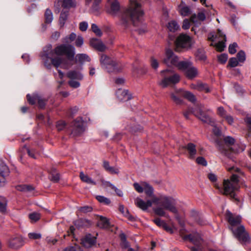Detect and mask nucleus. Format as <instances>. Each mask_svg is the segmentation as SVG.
<instances>
[{"instance_id": "nucleus-9", "label": "nucleus", "mask_w": 251, "mask_h": 251, "mask_svg": "<svg viewBox=\"0 0 251 251\" xmlns=\"http://www.w3.org/2000/svg\"><path fill=\"white\" fill-rule=\"evenodd\" d=\"M175 44L176 51H180L182 49L187 50L191 46V38L186 34H181L176 38Z\"/></svg>"}, {"instance_id": "nucleus-19", "label": "nucleus", "mask_w": 251, "mask_h": 251, "mask_svg": "<svg viewBox=\"0 0 251 251\" xmlns=\"http://www.w3.org/2000/svg\"><path fill=\"white\" fill-rule=\"evenodd\" d=\"M93 1L92 5L89 9V12L95 15H98L100 14V4L101 0H86V4L88 5Z\"/></svg>"}, {"instance_id": "nucleus-50", "label": "nucleus", "mask_w": 251, "mask_h": 251, "mask_svg": "<svg viewBox=\"0 0 251 251\" xmlns=\"http://www.w3.org/2000/svg\"><path fill=\"white\" fill-rule=\"evenodd\" d=\"M180 13L181 15L186 16L189 15L190 13V9L187 6H183L180 9Z\"/></svg>"}, {"instance_id": "nucleus-33", "label": "nucleus", "mask_w": 251, "mask_h": 251, "mask_svg": "<svg viewBox=\"0 0 251 251\" xmlns=\"http://www.w3.org/2000/svg\"><path fill=\"white\" fill-rule=\"evenodd\" d=\"M17 190L25 192L32 193L34 190V187L31 185H19L16 187Z\"/></svg>"}, {"instance_id": "nucleus-34", "label": "nucleus", "mask_w": 251, "mask_h": 251, "mask_svg": "<svg viewBox=\"0 0 251 251\" xmlns=\"http://www.w3.org/2000/svg\"><path fill=\"white\" fill-rule=\"evenodd\" d=\"M69 11H62L60 15L59 23L61 27H63L68 19Z\"/></svg>"}, {"instance_id": "nucleus-23", "label": "nucleus", "mask_w": 251, "mask_h": 251, "mask_svg": "<svg viewBox=\"0 0 251 251\" xmlns=\"http://www.w3.org/2000/svg\"><path fill=\"white\" fill-rule=\"evenodd\" d=\"M182 148L187 151L190 159H193L195 158L197 152L195 145L192 143H189L186 146H182Z\"/></svg>"}, {"instance_id": "nucleus-64", "label": "nucleus", "mask_w": 251, "mask_h": 251, "mask_svg": "<svg viewBox=\"0 0 251 251\" xmlns=\"http://www.w3.org/2000/svg\"><path fill=\"white\" fill-rule=\"evenodd\" d=\"M64 251H82V250L79 246H71L66 248Z\"/></svg>"}, {"instance_id": "nucleus-31", "label": "nucleus", "mask_w": 251, "mask_h": 251, "mask_svg": "<svg viewBox=\"0 0 251 251\" xmlns=\"http://www.w3.org/2000/svg\"><path fill=\"white\" fill-rule=\"evenodd\" d=\"M67 76L71 79V80H81L83 78L82 75L79 72L76 71H71L68 72L67 74Z\"/></svg>"}, {"instance_id": "nucleus-2", "label": "nucleus", "mask_w": 251, "mask_h": 251, "mask_svg": "<svg viewBox=\"0 0 251 251\" xmlns=\"http://www.w3.org/2000/svg\"><path fill=\"white\" fill-rule=\"evenodd\" d=\"M135 203L137 207L143 210H146L152 204H155L157 207L153 208L155 214L159 216H165V210H169L174 214H177L178 210L176 207V201L173 197L165 195L159 194L158 196H153L151 200L147 201L137 198L135 201Z\"/></svg>"}, {"instance_id": "nucleus-37", "label": "nucleus", "mask_w": 251, "mask_h": 251, "mask_svg": "<svg viewBox=\"0 0 251 251\" xmlns=\"http://www.w3.org/2000/svg\"><path fill=\"white\" fill-rule=\"evenodd\" d=\"M44 16L45 22L46 24H49L52 22L53 20V15L50 9L47 8L46 10Z\"/></svg>"}, {"instance_id": "nucleus-61", "label": "nucleus", "mask_w": 251, "mask_h": 251, "mask_svg": "<svg viewBox=\"0 0 251 251\" xmlns=\"http://www.w3.org/2000/svg\"><path fill=\"white\" fill-rule=\"evenodd\" d=\"M224 141L226 144L228 145H231L234 143L235 140L230 136H226L225 137Z\"/></svg>"}, {"instance_id": "nucleus-62", "label": "nucleus", "mask_w": 251, "mask_h": 251, "mask_svg": "<svg viewBox=\"0 0 251 251\" xmlns=\"http://www.w3.org/2000/svg\"><path fill=\"white\" fill-rule=\"evenodd\" d=\"M158 62L154 57H151V65L152 68L156 69L158 67Z\"/></svg>"}, {"instance_id": "nucleus-60", "label": "nucleus", "mask_w": 251, "mask_h": 251, "mask_svg": "<svg viewBox=\"0 0 251 251\" xmlns=\"http://www.w3.org/2000/svg\"><path fill=\"white\" fill-rule=\"evenodd\" d=\"M68 84L71 87L74 88H77L80 86L79 82L74 80H70L68 81Z\"/></svg>"}, {"instance_id": "nucleus-45", "label": "nucleus", "mask_w": 251, "mask_h": 251, "mask_svg": "<svg viewBox=\"0 0 251 251\" xmlns=\"http://www.w3.org/2000/svg\"><path fill=\"white\" fill-rule=\"evenodd\" d=\"M238 148H236V146H234V147L230 149V151L233 153H238L244 151L245 149L246 146L243 145H238Z\"/></svg>"}, {"instance_id": "nucleus-44", "label": "nucleus", "mask_w": 251, "mask_h": 251, "mask_svg": "<svg viewBox=\"0 0 251 251\" xmlns=\"http://www.w3.org/2000/svg\"><path fill=\"white\" fill-rule=\"evenodd\" d=\"M6 201L5 199L1 196H0V212L4 213L6 209Z\"/></svg>"}, {"instance_id": "nucleus-46", "label": "nucleus", "mask_w": 251, "mask_h": 251, "mask_svg": "<svg viewBox=\"0 0 251 251\" xmlns=\"http://www.w3.org/2000/svg\"><path fill=\"white\" fill-rule=\"evenodd\" d=\"M40 214L37 212H33L28 215L29 218L32 222H35L39 220L40 218Z\"/></svg>"}, {"instance_id": "nucleus-55", "label": "nucleus", "mask_w": 251, "mask_h": 251, "mask_svg": "<svg viewBox=\"0 0 251 251\" xmlns=\"http://www.w3.org/2000/svg\"><path fill=\"white\" fill-rule=\"evenodd\" d=\"M227 58L228 55L226 53L221 54L218 56L219 61L222 64H225L226 62Z\"/></svg>"}, {"instance_id": "nucleus-40", "label": "nucleus", "mask_w": 251, "mask_h": 251, "mask_svg": "<svg viewBox=\"0 0 251 251\" xmlns=\"http://www.w3.org/2000/svg\"><path fill=\"white\" fill-rule=\"evenodd\" d=\"M50 179L53 182H58L60 179L59 174L56 172L55 169H52L50 174Z\"/></svg>"}, {"instance_id": "nucleus-8", "label": "nucleus", "mask_w": 251, "mask_h": 251, "mask_svg": "<svg viewBox=\"0 0 251 251\" xmlns=\"http://www.w3.org/2000/svg\"><path fill=\"white\" fill-rule=\"evenodd\" d=\"M231 231L234 236L242 245H246L251 242V238L248 232L246 231L244 226H239Z\"/></svg>"}, {"instance_id": "nucleus-24", "label": "nucleus", "mask_w": 251, "mask_h": 251, "mask_svg": "<svg viewBox=\"0 0 251 251\" xmlns=\"http://www.w3.org/2000/svg\"><path fill=\"white\" fill-rule=\"evenodd\" d=\"M191 88L199 91H204L205 93H209L211 91L207 84L201 82H198L196 83L192 84L191 85Z\"/></svg>"}, {"instance_id": "nucleus-1", "label": "nucleus", "mask_w": 251, "mask_h": 251, "mask_svg": "<svg viewBox=\"0 0 251 251\" xmlns=\"http://www.w3.org/2000/svg\"><path fill=\"white\" fill-rule=\"evenodd\" d=\"M76 38L75 33L72 32L63 39V44L56 46L53 50L51 44H48L43 50L41 57L45 65L50 68L52 64L55 68L60 66L63 69H68L71 65L75 54V48L69 44Z\"/></svg>"}, {"instance_id": "nucleus-7", "label": "nucleus", "mask_w": 251, "mask_h": 251, "mask_svg": "<svg viewBox=\"0 0 251 251\" xmlns=\"http://www.w3.org/2000/svg\"><path fill=\"white\" fill-rule=\"evenodd\" d=\"M231 231L234 236L242 245H246L251 242V238L248 232L246 231L244 226H239Z\"/></svg>"}, {"instance_id": "nucleus-28", "label": "nucleus", "mask_w": 251, "mask_h": 251, "mask_svg": "<svg viewBox=\"0 0 251 251\" xmlns=\"http://www.w3.org/2000/svg\"><path fill=\"white\" fill-rule=\"evenodd\" d=\"M184 74L188 78L192 79L197 76L198 72L197 69L192 65Z\"/></svg>"}, {"instance_id": "nucleus-11", "label": "nucleus", "mask_w": 251, "mask_h": 251, "mask_svg": "<svg viewBox=\"0 0 251 251\" xmlns=\"http://www.w3.org/2000/svg\"><path fill=\"white\" fill-rule=\"evenodd\" d=\"M184 239L185 240H189L195 245V247L191 248V251H203L202 247L203 240L199 234H190L186 235L184 237Z\"/></svg>"}, {"instance_id": "nucleus-51", "label": "nucleus", "mask_w": 251, "mask_h": 251, "mask_svg": "<svg viewBox=\"0 0 251 251\" xmlns=\"http://www.w3.org/2000/svg\"><path fill=\"white\" fill-rule=\"evenodd\" d=\"M239 61L235 57H232L230 58L228 61V65L231 67H235L238 66Z\"/></svg>"}, {"instance_id": "nucleus-63", "label": "nucleus", "mask_w": 251, "mask_h": 251, "mask_svg": "<svg viewBox=\"0 0 251 251\" xmlns=\"http://www.w3.org/2000/svg\"><path fill=\"white\" fill-rule=\"evenodd\" d=\"M153 222L158 226L162 227L165 225V222L161 220L160 218H157L153 220Z\"/></svg>"}, {"instance_id": "nucleus-47", "label": "nucleus", "mask_w": 251, "mask_h": 251, "mask_svg": "<svg viewBox=\"0 0 251 251\" xmlns=\"http://www.w3.org/2000/svg\"><path fill=\"white\" fill-rule=\"evenodd\" d=\"M91 29L97 36L100 37L102 35V32L99 27L95 24H92L91 25Z\"/></svg>"}, {"instance_id": "nucleus-29", "label": "nucleus", "mask_w": 251, "mask_h": 251, "mask_svg": "<svg viewBox=\"0 0 251 251\" xmlns=\"http://www.w3.org/2000/svg\"><path fill=\"white\" fill-rule=\"evenodd\" d=\"M97 226L101 228H109L110 227V223L106 218L100 216L97 223Z\"/></svg>"}, {"instance_id": "nucleus-54", "label": "nucleus", "mask_w": 251, "mask_h": 251, "mask_svg": "<svg viewBox=\"0 0 251 251\" xmlns=\"http://www.w3.org/2000/svg\"><path fill=\"white\" fill-rule=\"evenodd\" d=\"M238 47V45L236 43H233L229 46L228 51L229 53L231 54H234L236 52V48Z\"/></svg>"}, {"instance_id": "nucleus-48", "label": "nucleus", "mask_w": 251, "mask_h": 251, "mask_svg": "<svg viewBox=\"0 0 251 251\" xmlns=\"http://www.w3.org/2000/svg\"><path fill=\"white\" fill-rule=\"evenodd\" d=\"M237 59L239 62L243 63L246 60V54L244 51H239L236 55Z\"/></svg>"}, {"instance_id": "nucleus-6", "label": "nucleus", "mask_w": 251, "mask_h": 251, "mask_svg": "<svg viewBox=\"0 0 251 251\" xmlns=\"http://www.w3.org/2000/svg\"><path fill=\"white\" fill-rule=\"evenodd\" d=\"M100 62L102 67L108 73H118L122 70L121 65L105 54H101Z\"/></svg>"}, {"instance_id": "nucleus-27", "label": "nucleus", "mask_w": 251, "mask_h": 251, "mask_svg": "<svg viewBox=\"0 0 251 251\" xmlns=\"http://www.w3.org/2000/svg\"><path fill=\"white\" fill-rule=\"evenodd\" d=\"M192 65V62L189 60L178 61L176 66L179 70L183 71L185 73Z\"/></svg>"}, {"instance_id": "nucleus-43", "label": "nucleus", "mask_w": 251, "mask_h": 251, "mask_svg": "<svg viewBox=\"0 0 251 251\" xmlns=\"http://www.w3.org/2000/svg\"><path fill=\"white\" fill-rule=\"evenodd\" d=\"M196 57L201 60H204L206 58L205 52L203 49H199L197 50L195 53Z\"/></svg>"}, {"instance_id": "nucleus-49", "label": "nucleus", "mask_w": 251, "mask_h": 251, "mask_svg": "<svg viewBox=\"0 0 251 251\" xmlns=\"http://www.w3.org/2000/svg\"><path fill=\"white\" fill-rule=\"evenodd\" d=\"M96 199L99 202L105 204H109L111 202L109 199L102 196H97Z\"/></svg>"}, {"instance_id": "nucleus-36", "label": "nucleus", "mask_w": 251, "mask_h": 251, "mask_svg": "<svg viewBox=\"0 0 251 251\" xmlns=\"http://www.w3.org/2000/svg\"><path fill=\"white\" fill-rule=\"evenodd\" d=\"M75 226L78 228L90 225V221L86 219H80L74 222Z\"/></svg>"}, {"instance_id": "nucleus-42", "label": "nucleus", "mask_w": 251, "mask_h": 251, "mask_svg": "<svg viewBox=\"0 0 251 251\" xmlns=\"http://www.w3.org/2000/svg\"><path fill=\"white\" fill-rule=\"evenodd\" d=\"M76 58L78 61L81 63L86 61L89 62L90 61V58L89 56L84 53L77 54Z\"/></svg>"}, {"instance_id": "nucleus-58", "label": "nucleus", "mask_w": 251, "mask_h": 251, "mask_svg": "<svg viewBox=\"0 0 251 251\" xmlns=\"http://www.w3.org/2000/svg\"><path fill=\"white\" fill-rule=\"evenodd\" d=\"M29 238L31 239H38L41 238V234L38 233H29L28 234Z\"/></svg>"}, {"instance_id": "nucleus-4", "label": "nucleus", "mask_w": 251, "mask_h": 251, "mask_svg": "<svg viewBox=\"0 0 251 251\" xmlns=\"http://www.w3.org/2000/svg\"><path fill=\"white\" fill-rule=\"evenodd\" d=\"M238 176L236 174H232L230 180H224L223 189L219 186L217 188L224 195H229L232 199L237 200L234 192L239 188Z\"/></svg>"}, {"instance_id": "nucleus-41", "label": "nucleus", "mask_w": 251, "mask_h": 251, "mask_svg": "<svg viewBox=\"0 0 251 251\" xmlns=\"http://www.w3.org/2000/svg\"><path fill=\"white\" fill-rule=\"evenodd\" d=\"M182 96L192 102H194L196 100V99L194 95L189 91H183Z\"/></svg>"}, {"instance_id": "nucleus-26", "label": "nucleus", "mask_w": 251, "mask_h": 251, "mask_svg": "<svg viewBox=\"0 0 251 251\" xmlns=\"http://www.w3.org/2000/svg\"><path fill=\"white\" fill-rule=\"evenodd\" d=\"M24 245L23 241L20 237H16L11 239L9 242V246L11 248L17 250Z\"/></svg>"}, {"instance_id": "nucleus-15", "label": "nucleus", "mask_w": 251, "mask_h": 251, "mask_svg": "<svg viewBox=\"0 0 251 251\" xmlns=\"http://www.w3.org/2000/svg\"><path fill=\"white\" fill-rule=\"evenodd\" d=\"M166 56L163 60L164 63L167 66H176L178 58L176 56L173 50L170 49L166 50Z\"/></svg>"}, {"instance_id": "nucleus-59", "label": "nucleus", "mask_w": 251, "mask_h": 251, "mask_svg": "<svg viewBox=\"0 0 251 251\" xmlns=\"http://www.w3.org/2000/svg\"><path fill=\"white\" fill-rule=\"evenodd\" d=\"M196 162L198 164L201 165L203 166L207 165V161L203 157H198L196 159Z\"/></svg>"}, {"instance_id": "nucleus-12", "label": "nucleus", "mask_w": 251, "mask_h": 251, "mask_svg": "<svg viewBox=\"0 0 251 251\" xmlns=\"http://www.w3.org/2000/svg\"><path fill=\"white\" fill-rule=\"evenodd\" d=\"M215 39H217L219 40L218 42L216 43L215 45L217 50L219 51H223L226 47V35L222 30L218 29L217 33L215 35V36L214 35H212L211 37H208V39L213 42L214 41Z\"/></svg>"}, {"instance_id": "nucleus-10", "label": "nucleus", "mask_w": 251, "mask_h": 251, "mask_svg": "<svg viewBox=\"0 0 251 251\" xmlns=\"http://www.w3.org/2000/svg\"><path fill=\"white\" fill-rule=\"evenodd\" d=\"M226 218L229 224L228 227L231 231L238 228L239 226H243L241 224L242 221L241 216L233 215L228 210L226 211Z\"/></svg>"}, {"instance_id": "nucleus-20", "label": "nucleus", "mask_w": 251, "mask_h": 251, "mask_svg": "<svg viewBox=\"0 0 251 251\" xmlns=\"http://www.w3.org/2000/svg\"><path fill=\"white\" fill-rule=\"evenodd\" d=\"M196 116L200 119L203 123H207L208 124L214 125V120L211 119L209 115L203 112L201 109H199L197 113L196 112Z\"/></svg>"}, {"instance_id": "nucleus-22", "label": "nucleus", "mask_w": 251, "mask_h": 251, "mask_svg": "<svg viewBox=\"0 0 251 251\" xmlns=\"http://www.w3.org/2000/svg\"><path fill=\"white\" fill-rule=\"evenodd\" d=\"M118 99L121 101H127L131 99V95L126 90L119 89L116 92Z\"/></svg>"}, {"instance_id": "nucleus-32", "label": "nucleus", "mask_w": 251, "mask_h": 251, "mask_svg": "<svg viewBox=\"0 0 251 251\" xmlns=\"http://www.w3.org/2000/svg\"><path fill=\"white\" fill-rule=\"evenodd\" d=\"M143 187H144V191L145 193L149 197H151L152 199L153 196H156L153 195L154 189L153 187L146 182L143 183ZM159 195H157L158 196Z\"/></svg>"}, {"instance_id": "nucleus-38", "label": "nucleus", "mask_w": 251, "mask_h": 251, "mask_svg": "<svg viewBox=\"0 0 251 251\" xmlns=\"http://www.w3.org/2000/svg\"><path fill=\"white\" fill-rule=\"evenodd\" d=\"M75 0H63L62 6L64 8L70 9L75 6Z\"/></svg>"}, {"instance_id": "nucleus-57", "label": "nucleus", "mask_w": 251, "mask_h": 251, "mask_svg": "<svg viewBox=\"0 0 251 251\" xmlns=\"http://www.w3.org/2000/svg\"><path fill=\"white\" fill-rule=\"evenodd\" d=\"M75 44L77 47H80L83 44V38L81 36H78L75 39Z\"/></svg>"}, {"instance_id": "nucleus-14", "label": "nucleus", "mask_w": 251, "mask_h": 251, "mask_svg": "<svg viewBox=\"0 0 251 251\" xmlns=\"http://www.w3.org/2000/svg\"><path fill=\"white\" fill-rule=\"evenodd\" d=\"M72 134L74 136H78L84 131L83 121L81 118H77L72 123Z\"/></svg>"}, {"instance_id": "nucleus-25", "label": "nucleus", "mask_w": 251, "mask_h": 251, "mask_svg": "<svg viewBox=\"0 0 251 251\" xmlns=\"http://www.w3.org/2000/svg\"><path fill=\"white\" fill-rule=\"evenodd\" d=\"M107 6H109V13L112 14H116L120 9L119 3L116 0H107Z\"/></svg>"}, {"instance_id": "nucleus-52", "label": "nucleus", "mask_w": 251, "mask_h": 251, "mask_svg": "<svg viewBox=\"0 0 251 251\" xmlns=\"http://www.w3.org/2000/svg\"><path fill=\"white\" fill-rule=\"evenodd\" d=\"M66 123L64 121H59L56 123V128L58 130H62L65 128L66 126Z\"/></svg>"}, {"instance_id": "nucleus-30", "label": "nucleus", "mask_w": 251, "mask_h": 251, "mask_svg": "<svg viewBox=\"0 0 251 251\" xmlns=\"http://www.w3.org/2000/svg\"><path fill=\"white\" fill-rule=\"evenodd\" d=\"M182 92L183 91L180 89L176 91L175 93H172L171 94V99L177 104H180L182 102V100L180 98V96L182 95Z\"/></svg>"}, {"instance_id": "nucleus-18", "label": "nucleus", "mask_w": 251, "mask_h": 251, "mask_svg": "<svg viewBox=\"0 0 251 251\" xmlns=\"http://www.w3.org/2000/svg\"><path fill=\"white\" fill-rule=\"evenodd\" d=\"M96 243V237L91 234H88L81 238V245L86 248H89L94 246Z\"/></svg>"}, {"instance_id": "nucleus-35", "label": "nucleus", "mask_w": 251, "mask_h": 251, "mask_svg": "<svg viewBox=\"0 0 251 251\" xmlns=\"http://www.w3.org/2000/svg\"><path fill=\"white\" fill-rule=\"evenodd\" d=\"M79 177L82 181L86 183L94 185L96 184V182L95 181H94L88 176L85 175L82 172H81L80 173Z\"/></svg>"}, {"instance_id": "nucleus-17", "label": "nucleus", "mask_w": 251, "mask_h": 251, "mask_svg": "<svg viewBox=\"0 0 251 251\" xmlns=\"http://www.w3.org/2000/svg\"><path fill=\"white\" fill-rule=\"evenodd\" d=\"M205 10L201 9L197 14H194L191 17L190 20L195 26H198L201 25V22L204 21L206 19Z\"/></svg>"}, {"instance_id": "nucleus-39", "label": "nucleus", "mask_w": 251, "mask_h": 251, "mask_svg": "<svg viewBox=\"0 0 251 251\" xmlns=\"http://www.w3.org/2000/svg\"><path fill=\"white\" fill-rule=\"evenodd\" d=\"M167 27L170 31L174 32L179 28V26L176 21H172L168 23Z\"/></svg>"}, {"instance_id": "nucleus-21", "label": "nucleus", "mask_w": 251, "mask_h": 251, "mask_svg": "<svg viewBox=\"0 0 251 251\" xmlns=\"http://www.w3.org/2000/svg\"><path fill=\"white\" fill-rule=\"evenodd\" d=\"M90 44L92 47L100 51H104L106 49V47L102 42L97 38L91 39L90 41Z\"/></svg>"}, {"instance_id": "nucleus-53", "label": "nucleus", "mask_w": 251, "mask_h": 251, "mask_svg": "<svg viewBox=\"0 0 251 251\" xmlns=\"http://www.w3.org/2000/svg\"><path fill=\"white\" fill-rule=\"evenodd\" d=\"M92 207L89 206L80 207L78 209L79 212L83 213H87L92 211Z\"/></svg>"}, {"instance_id": "nucleus-3", "label": "nucleus", "mask_w": 251, "mask_h": 251, "mask_svg": "<svg viewBox=\"0 0 251 251\" xmlns=\"http://www.w3.org/2000/svg\"><path fill=\"white\" fill-rule=\"evenodd\" d=\"M142 0H130L128 8L125 9L121 15L123 24L126 25L131 21L139 34H142L147 31L146 25L142 21L144 11L142 8Z\"/></svg>"}, {"instance_id": "nucleus-16", "label": "nucleus", "mask_w": 251, "mask_h": 251, "mask_svg": "<svg viewBox=\"0 0 251 251\" xmlns=\"http://www.w3.org/2000/svg\"><path fill=\"white\" fill-rule=\"evenodd\" d=\"M9 173V169L4 162L0 159V187L6 184L5 177Z\"/></svg>"}, {"instance_id": "nucleus-56", "label": "nucleus", "mask_w": 251, "mask_h": 251, "mask_svg": "<svg viewBox=\"0 0 251 251\" xmlns=\"http://www.w3.org/2000/svg\"><path fill=\"white\" fill-rule=\"evenodd\" d=\"M217 113L220 117L223 118L226 115V112L222 106L218 108Z\"/></svg>"}, {"instance_id": "nucleus-13", "label": "nucleus", "mask_w": 251, "mask_h": 251, "mask_svg": "<svg viewBox=\"0 0 251 251\" xmlns=\"http://www.w3.org/2000/svg\"><path fill=\"white\" fill-rule=\"evenodd\" d=\"M26 98L27 101L30 104L33 105L37 102L38 107L41 109L45 108L47 101V99L43 98L38 94H34L32 96L29 94H27Z\"/></svg>"}, {"instance_id": "nucleus-5", "label": "nucleus", "mask_w": 251, "mask_h": 251, "mask_svg": "<svg viewBox=\"0 0 251 251\" xmlns=\"http://www.w3.org/2000/svg\"><path fill=\"white\" fill-rule=\"evenodd\" d=\"M161 75L163 78L160 82V85L163 87H166L172 84H175L180 80L179 75L170 69L162 71Z\"/></svg>"}]
</instances>
